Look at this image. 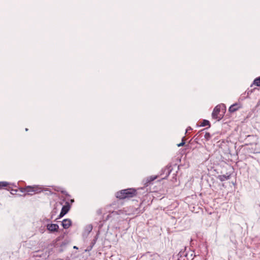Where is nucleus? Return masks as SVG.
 <instances>
[{"instance_id": "nucleus-10", "label": "nucleus", "mask_w": 260, "mask_h": 260, "mask_svg": "<svg viewBox=\"0 0 260 260\" xmlns=\"http://www.w3.org/2000/svg\"><path fill=\"white\" fill-rule=\"evenodd\" d=\"M230 175H219L217 177V178L220 181H224L225 180H229L230 178Z\"/></svg>"}, {"instance_id": "nucleus-16", "label": "nucleus", "mask_w": 260, "mask_h": 260, "mask_svg": "<svg viewBox=\"0 0 260 260\" xmlns=\"http://www.w3.org/2000/svg\"><path fill=\"white\" fill-rule=\"evenodd\" d=\"M9 183L6 181L0 182V187H6L8 185Z\"/></svg>"}, {"instance_id": "nucleus-3", "label": "nucleus", "mask_w": 260, "mask_h": 260, "mask_svg": "<svg viewBox=\"0 0 260 260\" xmlns=\"http://www.w3.org/2000/svg\"><path fill=\"white\" fill-rule=\"evenodd\" d=\"M21 191L23 192H27L28 194L31 195L35 193L40 192L41 191V189L38 186H27L25 188H22Z\"/></svg>"}, {"instance_id": "nucleus-14", "label": "nucleus", "mask_w": 260, "mask_h": 260, "mask_svg": "<svg viewBox=\"0 0 260 260\" xmlns=\"http://www.w3.org/2000/svg\"><path fill=\"white\" fill-rule=\"evenodd\" d=\"M201 126H205L207 125L210 126V122L207 120H203L200 125Z\"/></svg>"}, {"instance_id": "nucleus-17", "label": "nucleus", "mask_w": 260, "mask_h": 260, "mask_svg": "<svg viewBox=\"0 0 260 260\" xmlns=\"http://www.w3.org/2000/svg\"><path fill=\"white\" fill-rule=\"evenodd\" d=\"M185 137H183L182 139V142L181 143L177 144V146L178 147H181V146H183V145H184L185 144Z\"/></svg>"}, {"instance_id": "nucleus-21", "label": "nucleus", "mask_w": 260, "mask_h": 260, "mask_svg": "<svg viewBox=\"0 0 260 260\" xmlns=\"http://www.w3.org/2000/svg\"><path fill=\"white\" fill-rule=\"evenodd\" d=\"M96 239H95L93 240V241L92 242V246L96 242Z\"/></svg>"}, {"instance_id": "nucleus-5", "label": "nucleus", "mask_w": 260, "mask_h": 260, "mask_svg": "<svg viewBox=\"0 0 260 260\" xmlns=\"http://www.w3.org/2000/svg\"><path fill=\"white\" fill-rule=\"evenodd\" d=\"M177 256L178 257L177 260H183V258L187 257L186 248L185 247L183 250H181Z\"/></svg>"}, {"instance_id": "nucleus-11", "label": "nucleus", "mask_w": 260, "mask_h": 260, "mask_svg": "<svg viewBox=\"0 0 260 260\" xmlns=\"http://www.w3.org/2000/svg\"><path fill=\"white\" fill-rule=\"evenodd\" d=\"M157 178V176H151L149 177H148L146 179V182L145 183V184L147 186L149 185V184H150L151 182L154 181L155 179H156Z\"/></svg>"}, {"instance_id": "nucleus-15", "label": "nucleus", "mask_w": 260, "mask_h": 260, "mask_svg": "<svg viewBox=\"0 0 260 260\" xmlns=\"http://www.w3.org/2000/svg\"><path fill=\"white\" fill-rule=\"evenodd\" d=\"M253 84L257 86H260V77L256 78L253 81Z\"/></svg>"}, {"instance_id": "nucleus-22", "label": "nucleus", "mask_w": 260, "mask_h": 260, "mask_svg": "<svg viewBox=\"0 0 260 260\" xmlns=\"http://www.w3.org/2000/svg\"><path fill=\"white\" fill-rule=\"evenodd\" d=\"M191 128L190 127H188L186 129V133H187L188 131H189V130H191Z\"/></svg>"}, {"instance_id": "nucleus-12", "label": "nucleus", "mask_w": 260, "mask_h": 260, "mask_svg": "<svg viewBox=\"0 0 260 260\" xmlns=\"http://www.w3.org/2000/svg\"><path fill=\"white\" fill-rule=\"evenodd\" d=\"M143 256L148 257V256H153L155 258H157L159 257V255L157 253H153L152 254H150V252H147L143 254Z\"/></svg>"}, {"instance_id": "nucleus-23", "label": "nucleus", "mask_w": 260, "mask_h": 260, "mask_svg": "<svg viewBox=\"0 0 260 260\" xmlns=\"http://www.w3.org/2000/svg\"><path fill=\"white\" fill-rule=\"evenodd\" d=\"M25 131H28V129H27V128H25Z\"/></svg>"}, {"instance_id": "nucleus-8", "label": "nucleus", "mask_w": 260, "mask_h": 260, "mask_svg": "<svg viewBox=\"0 0 260 260\" xmlns=\"http://www.w3.org/2000/svg\"><path fill=\"white\" fill-rule=\"evenodd\" d=\"M187 257L183 258V260H192L196 256L194 252L193 251L189 250L187 251Z\"/></svg>"}, {"instance_id": "nucleus-1", "label": "nucleus", "mask_w": 260, "mask_h": 260, "mask_svg": "<svg viewBox=\"0 0 260 260\" xmlns=\"http://www.w3.org/2000/svg\"><path fill=\"white\" fill-rule=\"evenodd\" d=\"M137 191L134 188H127L121 190L116 193V197L119 199L131 198L136 196Z\"/></svg>"}, {"instance_id": "nucleus-4", "label": "nucleus", "mask_w": 260, "mask_h": 260, "mask_svg": "<svg viewBox=\"0 0 260 260\" xmlns=\"http://www.w3.org/2000/svg\"><path fill=\"white\" fill-rule=\"evenodd\" d=\"M58 228V225L55 223L48 224L47 225V230L49 231L50 232H57Z\"/></svg>"}, {"instance_id": "nucleus-2", "label": "nucleus", "mask_w": 260, "mask_h": 260, "mask_svg": "<svg viewBox=\"0 0 260 260\" xmlns=\"http://www.w3.org/2000/svg\"><path fill=\"white\" fill-rule=\"evenodd\" d=\"M221 113V106L220 105H217L216 106L212 113V118L217 119L218 121L221 119L223 116V112H222Z\"/></svg>"}, {"instance_id": "nucleus-7", "label": "nucleus", "mask_w": 260, "mask_h": 260, "mask_svg": "<svg viewBox=\"0 0 260 260\" xmlns=\"http://www.w3.org/2000/svg\"><path fill=\"white\" fill-rule=\"evenodd\" d=\"M62 226L65 229H68L72 224V221L70 219H64L62 221Z\"/></svg>"}, {"instance_id": "nucleus-13", "label": "nucleus", "mask_w": 260, "mask_h": 260, "mask_svg": "<svg viewBox=\"0 0 260 260\" xmlns=\"http://www.w3.org/2000/svg\"><path fill=\"white\" fill-rule=\"evenodd\" d=\"M92 230V226L91 224L87 225L85 228V233H86L87 234H89L91 231Z\"/></svg>"}, {"instance_id": "nucleus-9", "label": "nucleus", "mask_w": 260, "mask_h": 260, "mask_svg": "<svg viewBox=\"0 0 260 260\" xmlns=\"http://www.w3.org/2000/svg\"><path fill=\"white\" fill-rule=\"evenodd\" d=\"M70 208L71 206L70 204L68 202H66V205L62 207L61 211L66 214L69 212Z\"/></svg>"}, {"instance_id": "nucleus-24", "label": "nucleus", "mask_w": 260, "mask_h": 260, "mask_svg": "<svg viewBox=\"0 0 260 260\" xmlns=\"http://www.w3.org/2000/svg\"><path fill=\"white\" fill-rule=\"evenodd\" d=\"M58 244H56L55 247H57Z\"/></svg>"}, {"instance_id": "nucleus-6", "label": "nucleus", "mask_w": 260, "mask_h": 260, "mask_svg": "<svg viewBox=\"0 0 260 260\" xmlns=\"http://www.w3.org/2000/svg\"><path fill=\"white\" fill-rule=\"evenodd\" d=\"M240 108L241 105L240 104L235 103L230 107L229 111L230 113H233L239 110Z\"/></svg>"}, {"instance_id": "nucleus-19", "label": "nucleus", "mask_w": 260, "mask_h": 260, "mask_svg": "<svg viewBox=\"0 0 260 260\" xmlns=\"http://www.w3.org/2000/svg\"><path fill=\"white\" fill-rule=\"evenodd\" d=\"M204 137L206 140H209L211 138V135L209 133H206Z\"/></svg>"}, {"instance_id": "nucleus-20", "label": "nucleus", "mask_w": 260, "mask_h": 260, "mask_svg": "<svg viewBox=\"0 0 260 260\" xmlns=\"http://www.w3.org/2000/svg\"><path fill=\"white\" fill-rule=\"evenodd\" d=\"M66 215V214H64V213H63V212H62V211H61V212H60V214H59V216H58V217L57 218V219H59V218H60L62 217H63L64 215Z\"/></svg>"}, {"instance_id": "nucleus-18", "label": "nucleus", "mask_w": 260, "mask_h": 260, "mask_svg": "<svg viewBox=\"0 0 260 260\" xmlns=\"http://www.w3.org/2000/svg\"><path fill=\"white\" fill-rule=\"evenodd\" d=\"M66 246V244L63 242H62L61 244H60V248H59L58 249V251L61 252L62 251H63V247H64Z\"/></svg>"}]
</instances>
